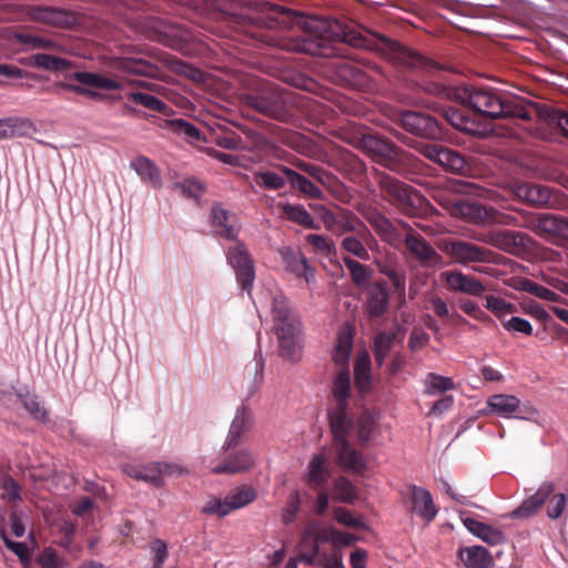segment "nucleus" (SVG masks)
Listing matches in <instances>:
<instances>
[{
	"mask_svg": "<svg viewBox=\"0 0 568 568\" xmlns=\"http://www.w3.org/2000/svg\"><path fill=\"white\" fill-rule=\"evenodd\" d=\"M447 121L457 130L475 134L474 122L466 118L460 111L448 109L445 113Z\"/></svg>",
	"mask_w": 568,
	"mask_h": 568,
	"instance_id": "41",
	"label": "nucleus"
},
{
	"mask_svg": "<svg viewBox=\"0 0 568 568\" xmlns=\"http://www.w3.org/2000/svg\"><path fill=\"white\" fill-rule=\"evenodd\" d=\"M554 490L555 487L551 483H544L536 494L525 499L523 504L511 513V516L518 518H528L532 516L539 510Z\"/></svg>",
	"mask_w": 568,
	"mask_h": 568,
	"instance_id": "20",
	"label": "nucleus"
},
{
	"mask_svg": "<svg viewBox=\"0 0 568 568\" xmlns=\"http://www.w3.org/2000/svg\"><path fill=\"white\" fill-rule=\"evenodd\" d=\"M392 341L393 336L385 333L379 334L375 338V358L378 364H383L385 357L387 356Z\"/></svg>",
	"mask_w": 568,
	"mask_h": 568,
	"instance_id": "52",
	"label": "nucleus"
},
{
	"mask_svg": "<svg viewBox=\"0 0 568 568\" xmlns=\"http://www.w3.org/2000/svg\"><path fill=\"white\" fill-rule=\"evenodd\" d=\"M33 18L50 24H61L65 21L63 13L53 9H38L34 11Z\"/></svg>",
	"mask_w": 568,
	"mask_h": 568,
	"instance_id": "51",
	"label": "nucleus"
},
{
	"mask_svg": "<svg viewBox=\"0 0 568 568\" xmlns=\"http://www.w3.org/2000/svg\"><path fill=\"white\" fill-rule=\"evenodd\" d=\"M455 387L449 377L430 373L425 378V393L429 396L450 390Z\"/></svg>",
	"mask_w": 568,
	"mask_h": 568,
	"instance_id": "37",
	"label": "nucleus"
},
{
	"mask_svg": "<svg viewBox=\"0 0 568 568\" xmlns=\"http://www.w3.org/2000/svg\"><path fill=\"white\" fill-rule=\"evenodd\" d=\"M566 507V497L562 494L555 496L551 506L548 508V516L552 519L560 517Z\"/></svg>",
	"mask_w": 568,
	"mask_h": 568,
	"instance_id": "61",
	"label": "nucleus"
},
{
	"mask_svg": "<svg viewBox=\"0 0 568 568\" xmlns=\"http://www.w3.org/2000/svg\"><path fill=\"white\" fill-rule=\"evenodd\" d=\"M445 251L454 258L455 262L462 265L490 261L489 252L487 250L467 242H452L446 245Z\"/></svg>",
	"mask_w": 568,
	"mask_h": 568,
	"instance_id": "13",
	"label": "nucleus"
},
{
	"mask_svg": "<svg viewBox=\"0 0 568 568\" xmlns=\"http://www.w3.org/2000/svg\"><path fill=\"white\" fill-rule=\"evenodd\" d=\"M181 190L183 193L187 194L189 196L191 197H194V199H197L202 195L203 193V185L201 184V182H199L197 180L195 179H187V180H184L181 184Z\"/></svg>",
	"mask_w": 568,
	"mask_h": 568,
	"instance_id": "57",
	"label": "nucleus"
},
{
	"mask_svg": "<svg viewBox=\"0 0 568 568\" xmlns=\"http://www.w3.org/2000/svg\"><path fill=\"white\" fill-rule=\"evenodd\" d=\"M254 176H255L256 182H261V184L265 189L278 190L285 183L284 179L281 175H278L277 173H274V172H268V171L256 172L254 174Z\"/></svg>",
	"mask_w": 568,
	"mask_h": 568,
	"instance_id": "46",
	"label": "nucleus"
},
{
	"mask_svg": "<svg viewBox=\"0 0 568 568\" xmlns=\"http://www.w3.org/2000/svg\"><path fill=\"white\" fill-rule=\"evenodd\" d=\"M377 37L365 29L346 28L343 31V41L355 48H364L368 50L377 49Z\"/></svg>",
	"mask_w": 568,
	"mask_h": 568,
	"instance_id": "28",
	"label": "nucleus"
},
{
	"mask_svg": "<svg viewBox=\"0 0 568 568\" xmlns=\"http://www.w3.org/2000/svg\"><path fill=\"white\" fill-rule=\"evenodd\" d=\"M27 517L22 514H12L9 519L10 530L16 537H22L26 532Z\"/></svg>",
	"mask_w": 568,
	"mask_h": 568,
	"instance_id": "58",
	"label": "nucleus"
},
{
	"mask_svg": "<svg viewBox=\"0 0 568 568\" xmlns=\"http://www.w3.org/2000/svg\"><path fill=\"white\" fill-rule=\"evenodd\" d=\"M353 349V333L349 326H344L337 336L332 352L334 364L341 369H348V359Z\"/></svg>",
	"mask_w": 568,
	"mask_h": 568,
	"instance_id": "22",
	"label": "nucleus"
},
{
	"mask_svg": "<svg viewBox=\"0 0 568 568\" xmlns=\"http://www.w3.org/2000/svg\"><path fill=\"white\" fill-rule=\"evenodd\" d=\"M525 312L541 322H548L549 314L537 303H530L525 306Z\"/></svg>",
	"mask_w": 568,
	"mask_h": 568,
	"instance_id": "64",
	"label": "nucleus"
},
{
	"mask_svg": "<svg viewBox=\"0 0 568 568\" xmlns=\"http://www.w3.org/2000/svg\"><path fill=\"white\" fill-rule=\"evenodd\" d=\"M331 477L329 453L321 449L314 454L308 460L304 479L311 486L318 487L327 481Z\"/></svg>",
	"mask_w": 568,
	"mask_h": 568,
	"instance_id": "15",
	"label": "nucleus"
},
{
	"mask_svg": "<svg viewBox=\"0 0 568 568\" xmlns=\"http://www.w3.org/2000/svg\"><path fill=\"white\" fill-rule=\"evenodd\" d=\"M453 404L454 397L452 395H446L433 405L429 415L440 416L445 412L449 410Z\"/></svg>",
	"mask_w": 568,
	"mask_h": 568,
	"instance_id": "63",
	"label": "nucleus"
},
{
	"mask_svg": "<svg viewBox=\"0 0 568 568\" xmlns=\"http://www.w3.org/2000/svg\"><path fill=\"white\" fill-rule=\"evenodd\" d=\"M256 463L255 454L243 448L231 455L224 463L212 468L214 474H236L251 469Z\"/></svg>",
	"mask_w": 568,
	"mask_h": 568,
	"instance_id": "19",
	"label": "nucleus"
},
{
	"mask_svg": "<svg viewBox=\"0 0 568 568\" xmlns=\"http://www.w3.org/2000/svg\"><path fill=\"white\" fill-rule=\"evenodd\" d=\"M355 384L359 392L364 393L371 384V358L367 352L357 355L355 363Z\"/></svg>",
	"mask_w": 568,
	"mask_h": 568,
	"instance_id": "33",
	"label": "nucleus"
},
{
	"mask_svg": "<svg viewBox=\"0 0 568 568\" xmlns=\"http://www.w3.org/2000/svg\"><path fill=\"white\" fill-rule=\"evenodd\" d=\"M152 551L154 555L153 566L160 568L166 557V545L162 540H155L152 544Z\"/></svg>",
	"mask_w": 568,
	"mask_h": 568,
	"instance_id": "62",
	"label": "nucleus"
},
{
	"mask_svg": "<svg viewBox=\"0 0 568 568\" xmlns=\"http://www.w3.org/2000/svg\"><path fill=\"white\" fill-rule=\"evenodd\" d=\"M37 560L41 568H65L67 566L65 560L52 548H45Z\"/></svg>",
	"mask_w": 568,
	"mask_h": 568,
	"instance_id": "44",
	"label": "nucleus"
},
{
	"mask_svg": "<svg viewBox=\"0 0 568 568\" xmlns=\"http://www.w3.org/2000/svg\"><path fill=\"white\" fill-rule=\"evenodd\" d=\"M227 260L235 270L242 288L250 290L254 281V268L245 245L236 242L230 246Z\"/></svg>",
	"mask_w": 568,
	"mask_h": 568,
	"instance_id": "8",
	"label": "nucleus"
},
{
	"mask_svg": "<svg viewBox=\"0 0 568 568\" xmlns=\"http://www.w3.org/2000/svg\"><path fill=\"white\" fill-rule=\"evenodd\" d=\"M458 555L467 568H488L493 564L490 554L481 546L465 547Z\"/></svg>",
	"mask_w": 568,
	"mask_h": 568,
	"instance_id": "24",
	"label": "nucleus"
},
{
	"mask_svg": "<svg viewBox=\"0 0 568 568\" xmlns=\"http://www.w3.org/2000/svg\"><path fill=\"white\" fill-rule=\"evenodd\" d=\"M420 152L429 160L440 164L449 171L462 172L465 168V161L459 153L439 144H422Z\"/></svg>",
	"mask_w": 568,
	"mask_h": 568,
	"instance_id": "12",
	"label": "nucleus"
},
{
	"mask_svg": "<svg viewBox=\"0 0 568 568\" xmlns=\"http://www.w3.org/2000/svg\"><path fill=\"white\" fill-rule=\"evenodd\" d=\"M486 308L489 310L501 323L507 321L508 315H513L517 312L516 306L504 298L495 295H488L485 297Z\"/></svg>",
	"mask_w": 568,
	"mask_h": 568,
	"instance_id": "36",
	"label": "nucleus"
},
{
	"mask_svg": "<svg viewBox=\"0 0 568 568\" xmlns=\"http://www.w3.org/2000/svg\"><path fill=\"white\" fill-rule=\"evenodd\" d=\"M22 404L28 413L37 420H44L47 412L34 396H21Z\"/></svg>",
	"mask_w": 568,
	"mask_h": 568,
	"instance_id": "48",
	"label": "nucleus"
},
{
	"mask_svg": "<svg viewBox=\"0 0 568 568\" xmlns=\"http://www.w3.org/2000/svg\"><path fill=\"white\" fill-rule=\"evenodd\" d=\"M316 213L318 219L323 222L324 226L327 230L333 231L335 230L336 226L339 225V222L328 209L324 206H318L316 207Z\"/></svg>",
	"mask_w": 568,
	"mask_h": 568,
	"instance_id": "59",
	"label": "nucleus"
},
{
	"mask_svg": "<svg viewBox=\"0 0 568 568\" xmlns=\"http://www.w3.org/2000/svg\"><path fill=\"white\" fill-rule=\"evenodd\" d=\"M352 423H346L342 415L333 418L331 425L335 442L337 464L344 470L353 474H363L366 469V460L347 440L346 435Z\"/></svg>",
	"mask_w": 568,
	"mask_h": 568,
	"instance_id": "3",
	"label": "nucleus"
},
{
	"mask_svg": "<svg viewBox=\"0 0 568 568\" xmlns=\"http://www.w3.org/2000/svg\"><path fill=\"white\" fill-rule=\"evenodd\" d=\"M14 38L26 47V50L43 48L68 54H75L72 50H69L50 39L41 38L31 33H17Z\"/></svg>",
	"mask_w": 568,
	"mask_h": 568,
	"instance_id": "30",
	"label": "nucleus"
},
{
	"mask_svg": "<svg viewBox=\"0 0 568 568\" xmlns=\"http://www.w3.org/2000/svg\"><path fill=\"white\" fill-rule=\"evenodd\" d=\"M334 518L337 523L352 528L366 529V523L362 517H356L346 508L338 507L334 510Z\"/></svg>",
	"mask_w": 568,
	"mask_h": 568,
	"instance_id": "43",
	"label": "nucleus"
},
{
	"mask_svg": "<svg viewBox=\"0 0 568 568\" xmlns=\"http://www.w3.org/2000/svg\"><path fill=\"white\" fill-rule=\"evenodd\" d=\"M345 264L352 274L353 281L357 285H363L368 281L369 272L364 265L359 264L358 262H356L354 260H349V258L345 260Z\"/></svg>",
	"mask_w": 568,
	"mask_h": 568,
	"instance_id": "50",
	"label": "nucleus"
},
{
	"mask_svg": "<svg viewBox=\"0 0 568 568\" xmlns=\"http://www.w3.org/2000/svg\"><path fill=\"white\" fill-rule=\"evenodd\" d=\"M122 470L129 477L144 481L146 484L160 487L163 485V475L161 462H150L143 464H125Z\"/></svg>",
	"mask_w": 568,
	"mask_h": 568,
	"instance_id": "17",
	"label": "nucleus"
},
{
	"mask_svg": "<svg viewBox=\"0 0 568 568\" xmlns=\"http://www.w3.org/2000/svg\"><path fill=\"white\" fill-rule=\"evenodd\" d=\"M358 540L357 537L341 531L333 526H322L317 523H311L306 526L302 535V544L314 551L318 550L317 542H332L335 547H346Z\"/></svg>",
	"mask_w": 568,
	"mask_h": 568,
	"instance_id": "5",
	"label": "nucleus"
},
{
	"mask_svg": "<svg viewBox=\"0 0 568 568\" xmlns=\"http://www.w3.org/2000/svg\"><path fill=\"white\" fill-rule=\"evenodd\" d=\"M130 166L140 179L153 187L161 186V175L155 164L145 156H138L131 161Z\"/></svg>",
	"mask_w": 568,
	"mask_h": 568,
	"instance_id": "25",
	"label": "nucleus"
},
{
	"mask_svg": "<svg viewBox=\"0 0 568 568\" xmlns=\"http://www.w3.org/2000/svg\"><path fill=\"white\" fill-rule=\"evenodd\" d=\"M306 242L311 244L317 252L323 254H329L333 247V243L329 240L317 234L307 235Z\"/></svg>",
	"mask_w": 568,
	"mask_h": 568,
	"instance_id": "55",
	"label": "nucleus"
},
{
	"mask_svg": "<svg viewBox=\"0 0 568 568\" xmlns=\"http://www.w3.org/2000/svg\"><path fill=\"white\" fill-rule=\"evenodd\" d=\"M405 243L410 253L414 254L424 264L433 265L436 264L440 258L436 251L420 237L408 235L405 240Z\"/></svg>",
	"mask_w": 568,
	"mask_h": 568,
	"instance_id": "27",
	"label": "nucleus"
},
{
	"mask_svg": "<svg viewBox=\"0 0 568 568\" xmlns=\"http://www.w3.org/2000/svg\"><path fill=\"white\" fill-rule=\"evenodd\" d=\"M333 487L337 500L348 504H352L356 500L357 488L345 477H338L335 479Z\"/></svg>",
	"mask_w": 568,
	"mask_h": 568,
	"instance_id": "39",
	"label": "nucleus"
},
{
	"mask_svg": "<svg viewBox=\"0 0 568 568\" xmlns=\"http://www.w3.org/2000/svg\"><path fill=\"white\" fill-rule=\"evenodd\" d=\"M388 295L385 287L377 283L371 287L368 307L372 314L381 315L387 305Z\"/></svg>",
	"mask_w": 568,
	"mask_h": 568,
	"instance_id": "38",
	"label": "nucleus"
},
{
	"mask_svg": "<svg viewBox=\"0 0 568 568\" xmlns=\"http://www.w3.org/2000/svg\"><path fill=\"white\" fill-rule=\"evenodd\" d=\"M2 125L4 139L30 136L38 131L36 124L27 118L2 119Z\"/></svg>",
	"mask_w": 568,
	"mask_h": 568,
	"instance_id": "26",
	"label": "nucleus"
},
{
	"mask_svg": "<svg viewBox=\"0 0 568 568\" xmlns=\"http://www.w3.org/2000/svg\"><path fill=\"white\" fill-rule=\"evenodd\" d=\"M364 146L381 158L392 159L395 154L393 146L386 140L378 136H366L364 139Z\"/></svg>",
	"mask_w": 568,
	"mask_h": 568,
	"instance_id": "40",
	"label": "nucleus"
},
{
	"mask_svg": "<svg viewBox=\"0 0 568 568\" xmlns=\"http://www.w3.org/2000/svg\"><path fill=\"white\" fill-rule=\"evenodd\" d=\"M460 520L470 534L485 542L497 545L503 541V534L498 529L470 518L466 516L465 513L460 514Z\"/></svg>",
	"mask_w": 568,
	"mask_h": 568,
	"instance_id": "23",
	"label": "nucleus"
},
{
	"mask_svg": "<svg viewBox=\"0 0 568 568\" xmlns=\"http://www.w3.org/2000/svg\"><path fill=\"white\" fill-rule=\"evenodd\" d=\"M114 69L128 72V73H136L143 75H153L154 69L153 67L144 61L143 59L136 58H118L114 59L111 64Z\"/></svg>",
	"mask_w": 568,
	"mask_h": 568,
	"instance_id": "31",
	"label": "nucleus"
},
{
	"mask_svg": "<svg viewBox=\"0 0 568 568\" xmlns=\"http://www.w3.org/2000/svg\"><path fill=\"white\" fill-rule=\"evenodd\" d=\"M161 468H162V475L163 479L165 477H180L185 476L190 474V469L181 464L178 463H162L161 462Z\"/></svg>",
	"mask_w": 568,
	"mask_h": 568,
	"instance_id": "56",
	"label": "nucleus"
},
{
	"mask_svg": "<svg viewBox=\"0 0 568 568\" xmlns=\"http://www.w3.org/2000/svg\"><path fill=\"white\" fill-rule=\"evenodd\" d=\"M278 207L288 220L294 221L307 229H318V225L314 222L313 217L302 205L281 203L278 204Z\"/></svg>",
	"mask_w": 568,
	"mask_h": 568,
	"instance_id": "32",
	"label": "nucleus"
},
{
	"mask_svg": "<svg viewBox=\"0 0 568 568\" xmlns=\"http://www.w3.org/2000/svg\"><path fill=\"white\" fill-rule=\"evenodd\" d=\"M376 414L365 410L357 422V436L362 444H366L374 438L377 433Z\"/></svg>",
	"mask_w": 568,
	"mask_h": 568,
	"instance_id": "35",
	"label": "nucleus"
},
{
	"mask_svg": "<svg viewBox=\"0 0 568 568\" xmlns=\"http://www.w3.org/2000/svg\"><path fill=\"white\" fill-rule=\"evenodd\" d=\"M400 123L407 131L427 139H437L440 129L437 122L423 113L408 111L402 114Z\"/></svg>",
	"mask_w": 568,
	"mask_h": 568,
	"instance_id": "11",
	"label": "nucleus"
},
{
	"mask_svg": "<svg viewBox=\"0 0 568 568\" xmlns=\"http://www.w3.org/2000/svg\"><path fill=\"white\" fill-rule=\"evenodd\" d=\"M300 505H301L300 493L294 491L290 496L287 506L282 513V519L284 523L288 524L294 519L295 515L297 514V511L300 509Z\"/></svg>",
	"mask_w": 568,
	"mask_h": 568,
	"instance_id": "54",
	"label": "nucleus"
},
{
	"mask_svg": "<svg viewBox=\"0 0 568 568\" xmlns=\"http://www.w3.org/2000/svg\"><path fill=\"white\" fill-rule=\"evenodd\" d=\"M72 79H74L79 84H63V88L92 99L99 97L97 90L113 91L122 88L120 81L102 73L78 71L72 74Z\"/></svg>",
	"mask_w": 568,
	"mask_h": 568,
	"instance_id": "4",
	"label": "nucleus"
},
{
	"mask_svg": "<svg viewBox=\"0 0 568 568\" xmlns=\"http://www.w3.org/2000/svg\"><path fill=\"white\" fill-rule=\"evenodd\" d=\"M448 290L471 296H480L485 292L484 284L474 276L459 271H446L440 274Z\"/></svg>",
	"mask_w": 568,
	"mask_h": 568,
	"instance_id": "14",
	"label": "nucleus"
},
{
	"mask_svg": "<svg viewBox=\"0 0 568 568\" xmlns=\"http://www.w3.org/2000/svg\"><path fill=\"white\" fill-rule=\"evenodd\" d=\"M271 306L281 354L296 361L301 349V322L282 293L276 292L272 296Z\"/></svg>",
	"mask_w": 568,
	"mask_h": 568,
	"instance_id": "2",
	"label": "nucleus"
},
{
	"mask_svg": "<svg viewBox=\"0 0 568 568\" xmlns=\"http://www.w3.org/2000/svg\"><path fill=\"white\" fill-rule=\"evenodd\" d=\"M34 67L47 71H64L73 67L72 62L51 54L38 53L33 55Z\"/></svg>",
	"mask_w": 568,
	"mask_h": 568,
	"instance_id": "34",
	"label": "nucleus"
},
{
	"mask_svg": "<svg viewBox=\"0 0 568 568\" xmlns=\"http://www.w3.org/2000/svg\"><path fill=\"white\" fill-rule=\"evenodd\" d=\"M278 252L287 271L295 274L297 277H304L307 285L314 283L315 277L313 270L298 250L282 247Z\"/></svg>",
	"mask_w": 568,
	"mask_h": 568,
	"instance_id": "18",
	"label": "nucleus"
},
{
	"mask_svg": "<svg viewBox=\"0 0 568 568\" xmlns=\"http://www.w3.org/2000/svg\"><path fill=\"white\" fill-rule=\"evenodd\" d=\"M254 425V414L247 406H240L235 410L231 422L227 435L222 446L223 450H227L240 444L244 434L250 432Z\"/></svg>",
	"mask_w": 568,
	"mask_h": 568,
	"instance_id": "9",
	"label": "nucleus"
},
{
	"mask_svg": "<svg viewBox=\"0 0 568 568\" xmlns=\"http://www.w3.org/2000/svg\"><path fill=\"white\" fill-rule=\"evenodd\" d=\"M2 497L10 501L19 499V487L17 483L11 478H4L2 480Z\"/></svg>",
	"mask_w": 568,
	"mask_h": 568,
	"instance_id": "60",
	"label": "nucleus"
},
{
	"mask_svg": "<svg viewBox=\"0 0 568 568\" xmlns=\"http://www.w3.org/2000/svg\"><path fill=\"white\" fill-rule=\"evenodd\" d=\"M448 99L473 108L475 111L490 118L518 116L529 119L530 115L523 108L513 106L510 102L497 97L490 89L456 87L447 90Z\"/></svg>",
	"mask_w": 568,
	"mask_h": 568,
	"instance_id": "1",
	"label": "nucleus"
},
{
	"mask_svg": "<svg viewBox=\"0 0 568 568\" xmlns=\"http://www.w3.org/2000/svg\"><path fill=\"white\" fill-rule=\"evenodd\" d=\"M130 99L138 104H141L145 108H149V109L155 110V111H161L165 106V104L162 101H160L158 98H155L151 94H148V93H141V92L131 93Z\"/></svg>",
	"mask_w": 568,
	"mask_h": 568,
	"instance_id": "49",
	"label": "nucleus"
},
{
	"mask_svg": "<svg viewBox=\"0 0 568 568\" xmlns=\"http://www.w3.org/2000/svg\"><path fill=\"white\" fill-rule=\"evenodd\" d=\"M256 498V491L251 486H241L232 490L224 499L211 498L203 507L209 515L224 517L231 511L243 508Z\"/></svg>",
	"mask_w": 568,
	"mask_h": 568,
	"instance_id": "6",
	"label": "nucleus"
},
{
	"mask_svg": "<svg viewBox=\"0 0 568 568\" xmlns=\"http://www.w3.org/2000/svg\"><path fill=\"white\" fill-rule=\"evenodd\" d=\"M489 410L505 418L530 419L536 408L529 402H521L514 395L496 394L487 399Z\"/></svg>",
	"mask_w": 568,
	"mask_h": 568,
	"instance_id": "7",
	"label": "nucleus"
},
{
	"mask_svg": "<svg viewBox=\"0 0 568 568\" xmlns=\"http://www.w3.org/2000/svg\"><path fill=\"white\" fill-rule=\"evenodd\" d=\"M407 500L410 505V511L425 523L428 524L436 517L437 508L430 493L426 488L410 486L407 490Z\"/></svg>",
	"mask_w": 568,
	"mask_h": 568,
	"instance_id": "10",
	"label": "nucleus"
},
{
	"mask_svg": "<svg viewBox=\"0 0 568 568\" xmlns=\"http://www.w3.org/2000/svg\"><path fill=\"white\" fill-rule=\"evenodd\" d=\"M212 224L216 232L225 239H235L240 231L236 216L220 205L212 209Z\"/></svg>",
	"mask_w": 568,
	"mask_h": 568,
	"instance_id": "21",
	"label": "nucleus"
},
{
	"mask_svg": "<svg viewBox=\"0 0 568 568\" xmlns=\"http://www.w3.org/2000/svg\"><path fill=\"white\" fill-rule=\"evenodd\" d=\"M342 246L346 252H348L362 260L368 258V252L366 251V248L364 247L362 242L358 241L356 237H353V236L345 237L342 242Z\"/></svg>",
	"mask_w": 568,
	"mask_h": 568,
	"instance_id": "53",
	"label": "nucleus"
},
{
	"mask_svg": "<svg viewBox=\"0 0 568 568\" xmlns=\"http://www.w3.org/2000/svg\"><path fill=\"white\" fill-rule=\"evenodd\" d=\"M286 172L291 176V183L295 189L310 195L311 197H318L321 195L320 189L308 179L290 170Z\"/></svg>",
	"mask_w": 568,
	"mask_h": 568,
	"instance_id": "42",
	"label": "nucleus"
},
{
	"mask_svg": "<svg viewBox=\"0 0 568 568\" xmlns=\"http://www.w3.org/2000/svg\"><path fill=\"white\" fill-rule=\"evenodd\" d=\"M516 195L534 205L548 204L550 199L549 190L537 184L524 183L516 187Z\"/></svg>",
	"mask_w": 568,
	"mask_h": 568,
	"instance_id": "29",
	"label": "nucleus"
},
{
	"mask_svg": "<svg viewBox=\"0 0 568 568\" xmlns=\"http://www.w3.org/2000/svg\"><path fill=\"white\" fill-rule=\"evenodd\" d=\"M1 538L4 541L6 546L13 551L23 564L30 561V552L23 542H17L9 538L7 528L1 529Z\"/></svg>",
	"mask_w": 568,
	"mask_h": 568,
	"instance_id": "45",
	"label": "nucleus"
},
{
	"mask_svg": "<svg viewBox=\"0 0 568 568\" xmlns=\"http://www.w3.org/2000/svg\"><path fill=\"white\" fill-rule=\"evenodd\" d=\"M351 389V378L348 369H341L333 383V397L336 403L335 408L329 413V422L333 425V418L342 415L346 423H352L346 412V398Z\"/></svg>",
	"mask_w": 568,
	"mask_h": 568,
	"instance_id": "16",
	"label": "nucleus"
},
{
	"mask_svg": "<svg viewBox=\"0 0 568 568\" xmlns=\"http://www.w3.org/2000/svg\"><path fill=\"white\" fill-rule=\"evenodd\" d=\"M503 326L506 331L511 333H521L525 335L532 334L531 324L527 320L521 317L511 316L509 320L504 321Z\"/></svg>",
	"mask_w": 568,
	"mask_h": 568,
	"instance_id": "47",
	"label": "nucleus"
}]
</instances>
